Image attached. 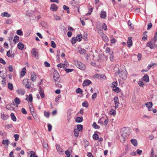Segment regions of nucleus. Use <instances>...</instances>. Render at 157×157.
I'll use <instances>...</instances> for the list:
<instances>
[{
    "label": "nucleus",
    "instance_id": "obj_61",
    "mask_svg": "<svg viewBox=\"0 0 157 157\" xmlns=\"http://www.w3.org/2000/svg\"><path fill=\"white\" fill-rule=\"evenodd\" d=\"M54 17L55 19L56 20H59L60 19V17L56 15H54Z\"/></svg>",
    "mask_w": 157,
    "mask_h": 157
},
{
    "label": "nucleus",
    "instance_id": "obj_22",
    "mask_svg": "<svg viewBox=\"0 0 157 157\" xmlns=\"http://www.w3.org/2000/svg\"><path fill=\"white\" fill-rule=\"evenodd\" d=\"M18 48L21 50H22L24 48V45L21 42H20L17 44Z\"/></svg>",
    "mask_w": 157,
    "mask_h": 157
},
{
    "label": "nucleus",
    "instance_id": "obj_51",
    "mask_svg": "<svg viewBox=\"0 0 157 157\" xmlns=\"http://www.w3.org/2000/svg\"><path fill=\"white\" fill-rule=\"evenodd\" d=\"M44 115L46 117L48 118L49 117L50 113L49 112L44 111Z\"/></svg>",
    "mask_w": 157,
    "mask_h": 157
},
{
    "label": "nucleus",
    "instance_id": "obj_1",
    "mask_svg": "<svg viewBox=\"0 0 157 157\" xmlns=\"http://www.w3.org/2000/svg\"><path fill=\"white\" fill-rule=\"evenodd\" d=\"M157 37L155 36L153 38L151 39L150 41L147 42V46H148L151 49H154L156 47L155 43L157 40Z\"/></svg>",
    "mask_w": 157,
    "mask_h": 157
},
{
    "label": "nucleus",
    "instance_id": "obj_41",
    "mask_svg": "<svg viewBox=\"0 0 157 157\" xmlns=\"http://www.w3.org/2000/svg\"><path fill=\"white\" fill-rule=\"evenodd\" d=\"M19 39V37L17 36H15L13 41L16 43L17 42Z\"/></svg>",
    "mask_w": 157,
    "mask_h": 157
},
{
    "label": "nucleus",
    "instance_id": "obj_20",
    "mask_svg": "<svg viewBox=\"0 0 157 157\" xmlns=\"http://www.w3.org/2000/svg\"><path fill=\"white\" fill-rule=\"evenodd\" d=\"M143 80L145 81V82H149V78L148 75L146 74L145 75L143 78Z\"/></svg>",
    "mask_w": 157,
    "mask_h": 157
},
{
    "label": "nucleus",
    "instance_id": "obj_37",
    "mask_svg": "<svg viewBox=\"0 0 157 157\" xmlns=\"http://www.w3.org/2000/svg\"><path fill=\"white\" fill-rule=\"evenodd\" d=\"M8 89L10 90H12L13 89V85L11 83H8Z\"/></svg>",
    "mask_w": 157,
    "mask_h": 157
},
{
    "label": "nucleus",
    "instance_id": "obj_49",
    "mask_svg": "<svg viewBox=\"0 0 157 157\" xmlns=\"http://www.w3.org/2000/svg\"><path fill=\"white\" fill-rule=\"evenodd\" d=\"M13 137L15 138V140L16 141H17L19 139V135L17 134H14L13 135Z\"/></svg>",
    "mask_w": 157,
    "mask_h": 157
},
{
    "label": "nucleus",
    "instance_id": "obj_58",
    "mask_svg": "<svg viewBox=\"0 0 157 157\" xmlns=\"http://www.w3.org/2000/svg\"><path fill=\"white\" fill-rule=\"evenodd\" d=\"M9 70L10 72H12L13 70V69L12 65H10L8 67Z\"/></svg>",
    "mask_w": 157,
    "mask_h": 157
},
{
    "label": "nucleus",
    "instance_id": "obj_45",
    "mask_svg": "<svg viewBox=\"0 0 157 157\" xmlns=\"http://www.w3.org/2000/svg\"><path fill=\"white\" fill-rule=\"evenodd\" d=\"M109 113L110 114L114 115L116 114V111L112 109L110 111Z\"/></svg>",
    "mask_w": 157,
    "mask_h": 157
},
{
    "label": "nucleus",
    "instance_id": "obj_63",
    "mask_svg": "<svg viewBox=\"0 0 157 157\" xmlns=\"http://www.w3.org/2000/svg\"><path fill=\"white\" fill-rule=\"evenodd\" d=\"M45 66L46 67H50V64L47 62L45 61L44 62Z\"/></svg>",
    "mask_w": 157,
    "mask_h": 157
},
{
    "label": "nucleus",
    "instance_id": "obj_6",
    "mask_svg": "<svg viewBox=\"0 0 157 157\" xmlns=\"http://www.w3.org/2000/svg\"><path fill=\"white\" fill-rule=\"evenodd\" d=\"M53 78L55 80V83L56 82L58 79L59 77V75L56 70H55L53 73Z\"/></svg>",
    "mask_w": 157,
    "mask_h": 157
},
{
    "label": "nucleus",
    "instance_id": "obj_10",
    "mask_svg": "<svg viewBox=\"0 0 157 157\" xmlns=\"http://www.w3.org/2000/svg\"><path fill=\"white\" fill-rule=\"evenodd\" d=\"M56 147L58 152L59 154H61L63 152V150L61 147L59 145L57 144L56 145Z\"/></svg>",
    "mask_w": 157,
    "mask_h": 157
},
{
    "label": "nucleus",
    "instance_id": "obj_42",
    "mask_svg": "<svg viewBox=\"0 0 157 157\" xmlns=\"http://www.w3.org/2000/svg\"><path fill=\"white\" fill-rule=\"evenodd\" d=\"M79 131H78L77 129H75L74 130V134L75 136L76 137H78V136L79 134Z\"/></svg>",
    "mask_w": 157,
    "mask_h": 157
},
{
    "label": "nucleus",
    "instance_id": "obj_18",
    "mask_svg": "<svg viewBox=\"0 0 157 157\" xmlns=\"http://www.w3.org/2000/svg\"><path fill=\"white\" fill-rule=\"evenodd\" d=\"M91 81L89 80H86L83 82V86H85L89 85L91 84Z\"/></svg>",
    "mask_w": 157,
    "mask_h": 157
},
{
    "label": "nucleus",
    "instance_id": "obj_59",
    "mask_svg": "<svg viewBox=\"0 0 157 157\" xmlns=\"http://www.w3.org/2000/svg\"><path fill=\"white\" fill-rule=\"evenodd\" d=\"M110 49L109 47H107L105 49V52L106 53H109V52H110Z\"/></svg>",
    "mask_w": 157,
    "mask_h": 157
},
{
    "label": "nucleus",
    "instance_id": "obj_56",
    "mask_svg": "<svg viewBox=\"0 0 157 157\" xmlns=\"http://www.w3.org/2000/svg\"><path fill=\"white\" fill-rule=\"evenodd\" d=\"M21 112L23 114H26L27 113L26 110L24 108H22L21 109Z\"/></svg>",
    "mask_w": 157,
    "mask_h": 157
},
{
    "label": "nucleus",
    "instance_id": "obj_57",
    "mask_svg": "<svg viewBox=\"0 0 157 157\" xmlns=\"http://www.w3.org/2000/svg\"><path fill=\"white\" fill-rule=\"evenodd\" d=\"M117 81L113 82L112 84V86L113 87H116V86L117 85Z\"/></svg>",
    "mask_w": 157,
    "mask_h": 157
},
{
    "label": "nucleus",
    "instance_id": "obj_3",
    "mask_svg": "<svg viewBox=\"0 0 157 157\" xmlns=\"http://www.w3.org/2000/svg\"><path fill=\"white\" fill-rule=\"evenodd\" d=\"M121 135H122L123 136H127L130 133V129L128 128H123L121 130Z\"/></svg>",
    "mask_w": 157,
    "mask_h": 157
},
{
    "label": "nucleus",
    "instance_id": "obj_9",
    "mask_svg": "<svg viewBox=\"0 0 157 157\" xmlns=\"http://www.w3.org/2000/svg\"><path fill=\"white\" fill-rule=\"evenodd\" d=\"M2 143L4 145V147L6 148L8 147L10 142L8 140H3L2 142Z\"/></svg>",
    "mask_w": 157,
    "mask_h": 157
},
{
    "label": "nucleus",
    "instance_id": "obj_29",
    "mask_svg": "<svg viewBox=\"0 0 157 157\" xmlns=\"http://www.w3.org/2000/svg\"><path fill=\"white\" fill-rule=\"evenodd\" d=\"M26 100L29 101L31 102H32L33 101V97L32 95L31 94H30L29 95V98H26L25 99Z\"/></svg>",
    "mask_w": 157,
    "mask_h": 157
},
{
    "label": "nucleus",
    "instance_id": "obj_48",
    "mask_svg": "<svg viewBox=\"0 0 157 157\" xmlns=\"http://www.w3.org/2000/svg\"><path fill=\"white\" fill-rule=\"evenodd\" d=\"M77 41V40L75 37H73L72 38L71 43L72 44L75 43Z\"/></svg>",
    "mask_w": 157,
    "mask_h": 157
},
{
    "label": "nucleus",
    "instance_id": "obj_31",
    "mask_svg": "<svg viewBox=\"0 0 157 157\" xmlns=\"http://www.w3.org/2000/svg\"><path fill=\"white\" fill-rule=\"evenodd\" d=\"M127 136H123L122 135H121V136L120 138V140L121 142L124 143L126 140V138L127 137Z\"/></svg>",
    "mask_w": 157,
    "mask_h": 157
},
{
    "label": "nucleus",
    "instance_id": "obj_32",
    "mask_svg": "<svg viewBox=\"0 0 157 157\" xmlns=\"http://www.w3.org/2000/svg\"><path fill=\"white\" fill-rule=\"evenodd\" d=\"M77 130L78 131H81L83 128V126L81 124H78L77 125Z\"/></svg>",
    "mask_w": 157,
    "mask_h": 157
},
{
    "label": "nucleus",
    "instance_id": "obj_4",
    "mask_svg": "<svg viewBox=\"0 0 157 157\" xmlns=\"http://www.w3.org/2000/svg\"><path fill=\"white\" fill-rule=\"evenodd\" d=\"M118 71L119 76L121 78L123 79L126 78V74L125 71H123L121 70H119Z\"/></svg>",
    "mask_w": 157,
    "mask_h": 157
},
{
    "label": "nucleus",
    "instance_id": "obj_50",
    "mask_svg": "<svg viewBox=\"0 0 157 157\" xmlns=\"http://www.w3.org/2000/svg\"><path fill=\"white\" fill-rule=\"evenodd\" d=\"M76 92L77 93H80L82 94V90L80 88H78L76 89Z\"/></svg>",
    "mask_w": 157,
    "mask_h": 157
},
{
    "label": "nucleus",
    "instance_id": "obj_44",
    "mask_svg": "<svg viewBox=\"0 0 157 157\" xmlns=\"http://www.w3.org/2000/svg\"><path fill=\"white\" fill-rule=\"evenodd\" d=\"M98 136L97 134H94L93 136V138L94 139L97 140L98 139Z\"/></svg>",
    "mask_w": 157,
    "mask_h": 157
},
{
    "label": "nucleus",
    "instance_id": "obj_27",
    "mask_svg": "<svg viewBox=\"0 0 157 157\" xmlns=\"http://www.w3.org/2000/svg\"><path fill=\"white\" fill-rule=\"evenodd\" d=\"M82 117H77L75 119L76 122L78 123H80L82 121Z\"/></svg>",
    "mask_w": 157,
    "mask_h": 157
},
{
    "label": "nucleus",
    "instance_id": "obj_21",
    "mask_svg": "<svg viewBox=\"0 0 157 157\" xmlns=\"http://www.w3.org/2000/svg\"><path fill=\"white\" fill-rule=\"evenodd\" d=\"M103 40L105 42H107L108 41V38L107 36L104 34H103L102 36Z\"/></svg>",
    "mask_w": 157,
    "mask_h": 157
},
{
    "label": "nucleus",
    "instance_id": "obj_11",
    "mask_svg": "<svg viewBox=\"0 0 157 157\" xmlns=\"http://www.w3.org/2000/svg\"><path fill=\"white\" fill-rule=\"evenodd\" d=\"M132 37H128V40L127 41V44L128 47L130 48L132 45Z\"/></svg>",
    "mask_w": 157,
    "mask_h": 157
},
{
    "label": "nucleus",
    "instance_id": "obj_5",
    "mask_svg": "<svg viewBox=\"0 0 157 157\" xmlns=\"http://www.w3.org/2000/svg\"><path fill=\"white\" fill-rule=\"evenodd\" d=\"M38 49L36 48H33L31 51V53L33 55L36 59H38L39 58V56L38 55Z\"/></svg>",
    "mask_w": 157,
    "mask_h": 157
},
{
    "label": "nucleus",
    "instance_id": "obj_12",
    "mask_svg": "<svg viewBox=\"0 0 157 157\" xmlns=\"http://www.w3.org/2000/svg\"><path fill=\"white\" fill-rule=\"evenodd\" d=\"M39 87V93L40 94L41 96V97L42 98H44L45 97V95L44 93V91L42 89V88L41 87V86H40Z\"/></svg>",
    "mask_w": 157,
    "mask_h": 157
},
{
    "label": "nucleus",
    "instance_id": "obj_19",
    "mask_svg": "<svg viewBox=\"0 0 157 157\" xmlns=\"http://www.w3.org/2000/svg\"><path fill=\"white\" fill-rule=\"evenodd\" d=\"M113 51L111 52H110L109 54L110 55V56L109 57V59L112 62H113L114 60V55L113 54Z\"/></svg>",
    "mask_w": 157,
    "mask_h": 157
},
{
    "label": "nucleus",
    "instance_id": "obj_30",
    "mask_svg": "<svg viewBox=\"0 0 157 157\" xmlns=\"http://www.w3.org/2000/svg\"><path fill=\"white\" fill-rule=\"evenodd\" d=\"M26 73V69L25 68H24L22 71L21 72V75L22 77Z\"/></svg>",
    "mask_w": 157,
    "mask_h": 157
},
{
    "label": "nucleus",
    "instance_id": "obj_23",
    "mask_svg": "<svg viewBox=\"0 0 157 157\" xmlns=\"http://www.w3.org/2000/svg\"><path fill=\"white\" fill-rule=\"evenodd\" d=\"M78 52L81 54H85L86 52V51L85 50L82 49V48H79L78 49Z\"/></svg>",
    "mask_w": 157,
    "mask_h": 157
},
{
    "label": "nucleus",
    "instance_id": "obj_33",
    "mask_svg": "<svg viewBox=\"0 0 157 157\" xmlns=\"http://www.w3.org/2000/svg\"><path fill=\"white\" fill-rule=\"evenodd\" d=\"M76 38L77 41H81L82 39V35H78L76 37Z\"/></svg>",
    "mask_w": 157,
    "mask_h": 157
},
{
    "label": "nucleus",
    "instance_id": "obj_14",
    "mask_svg": "<svg viewBox=\"0 0 157 157\" xmlns=\"http://www.w3.org/2000/svg\"><path fill=\"white\" fill-rule=\"evenodd\" d=\"M36 73L34 72L32 73L31 75V80L33 82L35 81L36 80Z\"/></svg>",
    "mask_w": 157,
    "mask_h": 157
},
{
    "label": "nucleus",
    "instance_id": "obj_62",
    "mask_svg": "<svg viewBox=\"0 0 157 157\" xmlns=\"http://www.w3.org/2000/svg\"><path fill=\"white\" fill-rule=\"evenodd\" d=\"M108 122H109L108 119L105 120L104 121L103 124L104 125H105V126H106V125H107Z\"/></svg>",
    "mask_w": 157,
    "mask_h": 157
},
{
    "label": "nucleus",
    "instance_id": "obj_54",
    "mask_svg": "<svg viewBox=\"0 0 157 157\" xmlns=\"http://www.w3.org/2000/svg\"><path fill=\"white\" fill-rule=\"evenodd\" d=\"M74 69H65V71L67 73L71 72Z\"/></svg>",
    "mask_w": 157,
    "mask_h": 157
},
{
    "label": "nucleus",
    "instance_id": "obj_8",
    "mask_svg": "<svg viewBox=\"0 0 157 157\" xmlns=\"http://www.w3.org/2000/svg\"><path fill=\"white\" fill-rule=\"evenodd\" d=\"M114 100L115 105V108L116 109L118 107L119 104L118 98L117 97H115L114 99Z\"/></svg>",
    "mask_w": 157,
    "mask_h": 157
},
{
    "label": "nucleus",
    "instance_id": "obj_47",
    "mask_svg": "<svg viewBox=\"0 0 157 157\" xmlns=\"http://www.w3.org/2000/svg\"><path fill=\"white\" fill-rule=\"evenodd\" d=\"M12 22V20L10 19H7L6 20L5 24H11Z\"/></svg>",
    "mask_w": 157,
    "mask_h": 157
},
{
    "label": "nucleus",
    "instance_id": "obj_24",
    "mask_svg": "<svg viewBox=\"0 0 157 157\" xmlns=\"http://www.w3.org/2000/svg\"><path fill=\"white\" fill-rule=\"evenodd\" d=\"M17 92L18 94L22 95H24L25 93V90L22 89H18L17 90Z\"/></svg>",
    "mask_w": 157,
    "mask_h": 157
},
{
    "label": "nucleus",
    "instance_id": "obj_28",
    "mask_svg": "<svg viewBox=\"0 0 157 157\" xmlns=\"http://www.w3.org/2000/svg\"><path fill=\"white\" fill-rule=\"evenodd\" d=\"M147 33V32L146 31L143 33V36L142 37V39L144 40H146L147 39V36L146 34Z\"/></svg>",
    "mask_w": 157,
    "mask_h": 157
},
{
    "label": "nucleus",
    "instance_id": "obj_53",
    "mask_svg": "<svg viewBox=\"0 0 157 157\" xmlns=\"http://www.w3.org/2000/svg\"><path fill=\"white\" fill-rule=\"evenodd\" d=\"M65 154L67 155V157H70V154L69 151L67 150L65 151Z\"/></svg>",
    "mask_w": 157,
    "mask_h": 157
},
{
    "label": "nucleus",
    "instance_id": "obj_34",
    "mask_svg": "<svg viewBox=\"0 0 157 157\" xmlns=\"http://www.w3.org/2000/svg\"><path fill=\"white\" fill-rule=\"evenodd\" d=\"M1 116L2 119L4 120H7L8 118L9 117L8 116L6 115H5L3 113H2Z\"/></svg>",
    "mask_w": 157,
    "mask_h": 157
},
{
    "label": "nucleus",
    "instance_id": "obj_26",
    "mask_svg": "<svg viewBox=\"0 0 157 157\" xmlns=\"http://www.w3.org/2000/svg\"><path fill=\"white\" fill-rule=\"evenodd\" d=\"M14 100L15 102V104H14L19 105L21 101L19 98L17 97Z\"/></svg>",
    "mask_w": 157,
    "mask_h": 157
},
{
    "label": "nucleus",
    "instance_id": "obj_46",
    "mask_svg": "<svg viewBox=\"0 0 157 157\" xmlns=\"http://www.w3.org/2000/svg\"><path fill=\"white\" fill-rule=\"evenodd\" d=\"M84 142L85 144L84 146L85 147H86L89 145L90 143L87 140H84Z\"/></svg>",
    "mask_w": 157,
    "mask_h": 157
},
{
    "label": "nucleus",
    "instance_id": "obj_52",
    "mask_svg": "<svg viewBox=\"0 0 157 157\" xmlns=\"http://www.w3.org/2000/svg\"><path fill=\"white\" fill-rule=\"evenodd\" d=\"M51 45L52 47L53 48H55L56 47V44L55 43V42L53 41H51Z\"/></svg>",
    "mask_w": 157,
    "mask_h": 157
},
{
    "label": "nucleus",
    "instance_id": "obj_55",
    "mask_svg": "<svg viewBox=\"0 0 157 157\" xmlns=\"http://www.w3.org/2000/svg\"><path fill=\"white\" fill-rule=\"evenodd\" d=\"M82 105L83 106L87 107H88V104L86 101H84L82 104Z\"/></svg>",
    "mask_w": 157,
    "mask_h": 157
},
{
    "label": "nucleus",
    "instance_id": "obj_64",
    "mask_svg": "<svg viewBox=\"0 0 157 157\" xmlns=\"http://www.w3.org/2000/svg\"><path fill=\"white\" fill-rule=\"evenodd\" d=\"M142 151L141 150H140L139 149H137L136 150V153L139 155H140L142 153Z\"/></svg>",
    "mask_w": 157,
    "mask_h": 157
},
{
    "label": "nucleus",
    "instance_id": "obj_16",
    "mask_svg": "<svg viewBox=\"0 0 157 157\" xmlns=\"http://www.w3.org/2000/svg\"><path fill=\"white\" fill-rule=\"evenodd\" d=\"M147 107L149 111H150L151 110L150 109L152 106L153 104L151 102H147L145 104Z\"/></svg>",
    "mask_w": 157,
    "mask_h": 157
},
{
    "label": "nucleus",
    "instance_id": "obj_36",
    "mask_svg": "<svg viewBox=\"0 0 157 157\" xmlns=\"http://www.w3.org/2000/svg\"><path fill=\"white\" fill-rule=\"evenodd\" d=\"M10 116L11 117V119L14 121H16V118L14 114L13 113H11L10 114Z\"/></svg>",
    "mask_w": 157,
    "mask_h": 157
},
{
    "label": "nucleus",
    "instance_id": "obj_43",
    "mask_svg": "<svg viewBox=\"0 0 157 157\" xmlns=\"http://www.w3.org/2000/svg\"><path fill=\"white\" fill-rule=\"evenodd\" d=\"M17 33L19 35L22 36L23 35V33L21 30H18L17 31Z\"/></svg>",
    "mask_w": 157,
    "mask_h": 157
},
{
    "label": "nucleus",
    "instance_id": "obj_35",
    "mask_svg": "<svg viewBox=\"0 0 157 157\" xmlns=\"http://www.w3.org/2000/svg\"><path fill=\"white\" fill-rule=\"evenodd\" d=\"M29 153L31 154L30 157H37L35 152L33 151H30L29 152Z\"/></svg>",
    "mask_w": 157,
    "mask_h": 157
},
{
    "label": "nucleus",
    "instance_id": "obj_25",
    "mask_svg": "<svg viewBox=\"0 0 157 157\" xmlns=\"http://www.w3.org/2000/svg\"><path fill=\"white\" fill-rule=\"evenodd\" d=\"M131 142L133 145L135 146H137V142L136 140L135 139L131 140Z\"/></svg>",
    "mask_w": 157,
    "mask_h": 157
},
{
    "label": "nucleus",
    "instance_id": "obj_39",
    "mask_svg": "<svg viewBox=\"0 0 157 157\" xmlns=\"http://www.w3.org/2000/svg\"><path fill=\"white\" fill-rule=\"evenodd\" d=\"M138 83L140 86L143 87L144 85V83L143 82L142 80L141 79H140Z\"/></svg>",
    "mask_w": 157,
    "mask_h": 157
},
{
    "label": "nucleus",
    "instance_id": "obj_38",
    "mask_svg": "<svg viewBox=\"0 0 157 157\" xmlns=\"http://www.w3.org/2000/svg\"><path fill=\"white\" fill-rule=\"evenodd\" d=\"M93 127L95 129H99L100 128V126L98 125L95 122H94L93 125Z\"/></svg>",
    "mask_w": 157,
    "mask_h": 157
},
{
    "label": "nucleus",
    "instance_id": "obj_13",
    "mask_svg": "<svg viewBox=\"0 0 157 157\" xmlns=\"http://www.w3.org/2000/svg\"><path fill=\"white\" fill-rule=\"evenodd\" d=\"M57 9V6L55 4H52L50 7V10L53 11H55Z\"/></svg>",
    "mask_w": 157,
    "mask_h": 157
},
{
    "label": "nucleus",
    "instance_id": "obj_2",
    "mask_svg": "<svg viewBox=\"0 0 157 157\" xmlns=\"http://www.w3.org/2000/svg\"><path fill=\"white\" fill-rule=\"evenodd\" d=\"M74 62L75 64L78 68L82 70H85V65L83 63L77 60H74Z\"/></svg>",
    "mask_w": 157,
    "mask_h": 157
},
{
    "label": "nucleus",
    "instance_id": "obj_15",
    "mask_svg": "<svg viewBox=\"0 0 157 157\" xmlns=\"http://www.w3.org/2000/svg\"><path fill=\"white\" fill-rule=\"evenodd\" d=\"M1 16L2 17H9L11 16L10 14L6 12H4L1 14Z\"/></svg>",
    "mask_w": 157,
    "mask_h": 157
},
{
    "label": "nucleus",
    "instance_id": "obj_17",
    "mask_svg": "<svg viewBox=\"0 0 157 157\" xmlns=\"http://www.w3.org/2000/svg\"><path fill=\"white\" fill-rule=\"evenodd\" d=\"M106 16V13L103 10L101 11L100 14V17L102 18H105Z\"/></svg>",
    "mask_w": 157,
    "mask_h": 157
},
{
    "label": "nucleus",
    "instance_id": "obj_60",
    "mask_svg": "<svg viewBox=\"0 0 157 157\" xmlns=\"http://www.w3.org/2000/svg\"><path fill=\"white\" fill-rule=\"evenodd\" d=\"M0 63H1L5 65L6 64V62L5 60L2 58H0Z\"/></svg>",
    "mask_w": 157,
    "mask_h": 157
},
{
    "label": "nucleus",
    "instance_id": "obj_40",
    "mask_svg": "<svg viewBox=\"0 0 157 157\" xmlns=\"http://www.w3.org/2000/svg\"><path fill=\"white\" fill-rule=\"evenodd\" d=\"M71 4L73 6L76 7L77 5V2L75 0H73L71 2Z\"/></svg>",
    "mask_w": 157,
    "mask_h": 157
},
{
    "label": "nucleus",
    "instance_id": "obj_7",
    "mask_svg": "<svg viewBox=\"0 0 157 157\" xmlns=\"http://www.w3.org/2000/svg\"><path fill=\"white\" fill-rule=\"evenodd\" d=\"M29 79H25L23 80V84L25 85V87L27 88H29L30 87V83L29 82Z\"/></svg>",
    "mask_w": 157,
    "mask_h": 157
}]
</instances>
